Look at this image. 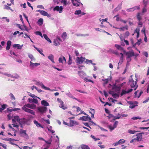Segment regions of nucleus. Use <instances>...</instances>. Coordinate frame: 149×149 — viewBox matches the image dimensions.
I'll return each mask as SVG.
<instances>
[{"label":"nucleus","instance_id":"680f3d73","mask_svg":"<svg viewBox=\"0 0 149 149\" xmlns=\"http://www.w3.org/2000/svg\"><path fill=\"white\" fill-rule=\"evenodd\" d=\"M52 127L50 126L49 128H48V130L52 132V134L54 132V131L52 130Z\"/></svg>","mask_w":149,"mask_h":149},{"label":"nucleus","instance_id":"6ab92c4d","mask_svg":"<svg viewBox=\"0 0 149 149\" xmlns=\"http://www.w3.org/2000/svg\"><path fill=\"white\" fill-rule=\"evenodd\" d=\"M122 3H120L117 6V7L115 8L113 10V13H114L115 12L118 11L120 10L122 8Z\"/></svg>","mask_w":149,"mask_h":149},{"label":"nucleus","instance_id":"ea45409f","mask_svg":"<svg viewBox=\"0 0 149 149\" xmlns=\"http://www.w3.org/2000/svg\"><path fill=\"white\" fill-rule=\"evenodd\" d=\"M139 131L132 130H128L127 132L130 134H134L136 132H139Z\"/></svg>","mask_w":149,"mask_h":149},{"label":"nucleus","instance_id":"ddd939ff","mask_svg":"<svg viewBox=\"0 0 149 149\" xmlns=\"http://www.w3.org/2000/svg\"><path fill=\"white\" fill-rule=\"evenodd\" d=\"M63 8L62 6H57L54 8V11L56 10L59 13H61L63 11Z\"/></svg>","mask_w":149,"mask_h":149},{"label":"nucleus","instance_id":"412c9836","mask_svg":"<svg viewBox=\"0 0 149 149\" xmlns=\"http://www.w3.org/2000/svg\"><path fill=\"white\" fill-rule=\"evenodd\" d=\"M61 41L59 37H57L56 39H54V45H58L59 44V42Z\"/></svg>","mask_w":149,"mask_h":149},{"label":"nucleus","instance_id":"864d4df0","mask_svg":"<svg viewBox=\"0 0 149 149\" xmlns=\"http://www.w3.org/2000/svg\"><path fill=\"white\" fill-rule=\"evenodd\" d=\"M112 96L114 98H116L117 97H118L119 96V95L118 94L114 93L113 94H112Z\"/></svg>","mask_w":149,"mask_h":149},{"label":"nucleus","instance_id":"3c124183","mask_svg":"<svg viewBox=\"0 0 149 149\" xmlns=\"http://www.w3.org/2000/svg\"><path fill=\"white\" fill-rule=\"evenodd\" d=\"M130 35V33L129 31H126L125 33L124 37L125 38H127Z\"/></svg>","mask_w":149,"mask_h":149},{"label":"nucleus","instance_id":"bf43d9fd","mask_svg":"<svg viewBox=\"0 0 149 149\" xmlns=\"http://www.w3.org/2000/svg\"><path fill=\"white\" fill-rule=\"evenodd\" d=\"M126 93H128L127 91H126L124 90H122L121 93V96H122L123 95L125 94Z\"/></svg>","mask_w":149,"mask_h":149},{"label":"nucleus","instance_id":"49530a36","mask_svg":"<svg viewBox=\"0 0 149 149\" xmlns=\"http://www.w3.org/2000/svg\"><path fill=\"white\" fill-rule=\"evenodd\" d=\"M146 7H144L142 9V12L141 13L144 15V14L147 11V9L146 8Z\"/></svg>","mask_w":149,"mask_h":149},{"label":"nucleus","instance_id":"f3484780","mask_svg":"<svg viewBox=\"0 0 149 149\" xmlns=\"http://www.w3.org/2000/svg\"><path fill=\"white\" fill-rule=\"evenodd\" d=\"M143 133H141L136 134V138L137 140L138 141H141L142 139V134Z\"/></svg>","mask_w":149,"mask_h":149},{"label":"nucleus","instance_id":"bb28decb","mask_svg":"<svg viewBox=\"0 0 149 149\" xmlns=\"http://www.w3.org/2000/svg\"><path fill=\"white\" fill-rule=\"evenodd\" d=\"M48 58L49 59L52 63H54L55 62L54 61V56L52 54H50L48 56Z\"/></svg>","mask_w":149,"mask_h":149},{"label":"nucleus","instance_id":"8fccbe9b","mask_svg":"<svg viewBox=\"0 0 149 149\" xmlns=\"http://www.w3.org/2000/svg\"><path fill=\"white\" fill-rule=\"evenodd\" d=\"M9 96L10 98L12 100H15V98L14 96V95L12 93H10L9 94Z\"/></svg>","mask_w":149,"mask_h":149},{"label":"nucleus","instance_id":"a18cd8bd","mask_svg":"<svg viewBox=\"0 0 149 149\" xmlns=\"http://www.w3.org/2000/svg\"><path fill=\"white\" fill-rule=\"evenodd\" d=\"M44 38L48 42L51 43L52 42L50 39L47 37L46 34H44L43 35Z\"/></svg>","mask_w":149,"mask_h":149},{"label":"nucleus","instance_id":"a878e982","mask_svg":"<svg viewBox=\"0 0 149 149\" xmlns=\"http://www.w3.org/2000/svg\"><path fill=\"white\" fill-rule=\"evenodd\" d=\"M28 56L31 59V61H31V62L35 61V59L32 54L29 53Z\"/></svg>","mask_w":149,"mask_h":149},{"label":"nucleus","instance_id":"39448f33","mask_svg":"<svg viewBox=\"0 0 149 149\" xmlns=\"http://www.w3.org/2000/svg\"><path fill=\"white\" fill-rule=\"evenodd\" d=\"M85 58L82 57H77V58L76 63L77 64H79L82 63L85 60Z\"/></svg>","mask_w":149,"mask_h":149},{"label":"nucleus","instance_id":"c03bdc74","mask_svg":"<svg viewBox=\"0 0 149 149\" xmlns=\"http://www.w3.org/2000/svg\"><path fill=\"white\" fill-rule=\"evenodd\" d=\"M43 23V19L42 18L39 19L38 21V24L40 25L41 26Z\"/></svg>","mask_w":149,"mask_h":149},{"label":"nucleus","instance_id":"a19ab883","mask_svg":"<svg viewBox=\"0 0 149 149\" xmlns=\"http://www.w3.org/2000/svg\"><path fill=\"white\" fill-rule=\"evenodd\" d=\"M80 148L81 149H90V148L88 146L85 145H81Z\"/></svg>","mask_w":149,"mask_h":149},{"label":"nucleus","instance_id":"9b49d317","mask_svg":"<svg viewBox=\"0 0 149 149\" xmlns=\"http://www.w3.org/2000/svg\"><path fill=\"white\" fill-rule=\"evenodd\" d=\"M38 111L42 113H43L47 111V107H41L37 108Z\"/></svg>","mask_w":149,"mask_h":149},{"label":"nucleus","instance_id":"c9c22d12","mask_svg":"<svg viewBox=\"0 0 149 149\" xmlns=\"http://www.w3.org/2000/svg\"><path fill=\"white\" fill-rule=\"evenodd\" d=\"M139 92V91H136L135 92V93H134L135 97H137L138 98L140 97L141 95L143 93V92L142 91H141L139 93V95H138L137 93H138Z\"/></svg>","mask_w":149,"mask_h":149},{"label":"nucleus","instance_id":"f704fd0d","mask_svg":"<svg viewBox=\"0 0 149 149\" xmlns=\"http://www.w3.org/2000/svg\"><path fill=\"white\" fill-rule=\"evenodd\" d=\"M41 104L42 105L45 106H48L49 105V104L46 101L43 100L41 102Z\"/></svg>","mask_w":149,"mask_h":149},{"label":"nucleus","instance_id":"5fc2aeb1","mask_svg":"<svg viewBox=\"0 0 149 149\" xmlns=\"http://www.w3.org/2000/svg\"><path fill=\"white\" fill-rule=\"evenodd\" d=\"M84 80L86 81V82H92L93 83H94V82L91 79H88L86 77L84 78Z\"/></svg>","mask_w":149,"mask_h":149},{"label":"nucleus","instance_id":"2f4dec72","mask_svg":"<svg viewBox=\"0 0 149 149\" xmlns=\"http://www.w3.org/2000/svg\"><path fill=\"white\" fill-rule=\"evenodd\" d=\"M115 47L118 50L121 51H123V52H124V50L123 48L119 45L116 44L115 45Z\"/></svg>","mask_w":149,"mask_h":149},{"label":"nucleus","instance_id":"774afa93","mask_svg":"<svg viewBox=\"0 0 149 149\" xmlns=\"http://www.w3.org/2000/svg\"><path fill=\"white\" fill-rule=\"evenodd\" d=\"M32 147H30L28 146H24L23 147V149H31L32 148Z\"/></svg>","mask_w":149,"mask_h":149},{"label":"nucleus","instance_id":"79ce46f5","mask_svg":"<svg viewBox=\"0 0 149 149\" xmlns=\"http://www.w3.org/2000/svg\"><path fill=\"white\" fill-rule=\"evenodd\" d=\"M141 42L142 40L141 39H139L137 42L134 44V45H133V47H135V46L136 45H139L141 43Z\"/></svg>","mask_w":149,"mask_h":149},{"label":"nucleus","instance_id":"e433bc0d","mask_svg":"<svg viewBox=\"0 0 149 149\" xmlns=\"http://www.w3.org/2000/svg\"><path fill=\"white\" fill-rule=\"evenodd\" d=\"M120 54L121 55V56L120 58V61L118 63V64H122L124 58L123 54L122 53H120Z\"/></svg>","mask_w":149,"mask_h":149},{"label":"nucleus","instance_id":"f03ea898","mask_svg":"<svg viewBox=\"0 0 149 149\" xmlns=\"http://www.w3.org/2000/svg\"><path fill=\"white\" fill-rule=\"evenodd\" d=\"M123 53L127 56L126 59H130V60H131V57L134 56V51L132 50H131L127 52H126L124 50Z\"/></svg>","mask_w":149,"mask_h":149},{"label":"nucleus","instance_id":"b1692460","mask_svg":"<svg viewBox=\"0 0 149 149\" xmlns=\"http://www.w3.org/2000/svg\"><path fill=\"white\" fill-rule=\"evenodd\" d=\"M20 133L22 134V135L23 136H28V135L26 133V131L24 130L21 129L20 130Z\"/></svg>","mask_w":149,"mask_h":149},{"label":"nucleus","instance_id":"72a5a7b5","mask_svg":"<svg viewBox=\"0 0 149 149\" xmlns=\"http://www.w3.org/2000/svg\"><path fill=\"white\" fill-rule=\"evenodd\" d=\"M11 42L10 41L8 40V41L7 44V46L6 48V49L7 50H8L10 49L11 45Z\"/></svg>","mask_w":149,"mask_h":149},{"label":"nucleus","instance_id":"58836bf2","mask_svg":"<svg viewBox=\"0 0 149 149\" xmlns=\"http://www.w3.org/2000/svg\"><path fill=\"white\" fill-rule=\"evenodd\" d=\"M33 47L35 48L37 51H38L41 55H43V56H45L44 54L42 53V49H41L40 50L39 49H38L37 47H36V46L34 45H33Z\"/></svg>","mask_w":149,"mask_h":149},{"label":"nucleus","instance_id":"0eeeda50","mask_svg":"<svg viewBox=\"0 0 149 149\" xmlns=\"http://www.w3.org/2000/svg\"><path fill=\"white\" fill-rule=\"evenodd\" d=\"M58 101L60 103L59 107L62 108L63 109H67V107L65 106L64 105L63 102L61 100V99L58 98L57 99Z\"/></svg>","mask_w":149,"mask_h":149},{"label":"nucleus","instance_id":"9d476101","mask_svg":"<svg viewBox=\"0 0 149 149\" xmlns=\"http://www.w3.org/2000/svg\"><path fill=\"white\" fill-rule=\"evenodd\" d=\"M22 109L23 110L26 112L29 113L33 115H35V112L32 110L29 109L26 107H23Z\"/></svg>","mask_w":149,"mask_h":149},{"label":"nucleus","instance_id":"1a4fd4ad","mask_svg":"<svg viewBox=\"0 0 149 149\" xmlns=\"http://www.w3.org/2000/svg\"><path fill=\"white\" fill-rule=\"evenodd\" d=\"M140 8V6H137L131 8L127 9L126 10L128 12H133L137 10H139Z\"/></svg>","mask_w":149,"mask_h":149},{"label":"nucleus","instance_id":"dca6fc26","mask_svg":"<svg viewBox=\"0 0 149 149\" xmlns=\"http://www.w3.org/2000/svg\"><path fill=\"white\" fill-rule=\"evenodd\" d=\"M58 62L59 63L63 64L64 63H66V61L64 57L62 56L59 58Z\"/></svg>","mask_w":149,"mask_h":149},{"label":"nucleus","instance_id":"69168bd1","mask_svg":"<svg viewBox=\"0 0 149 149\" xmlns=\"http://www.w3.org/2000/svg\"><path fill=\"white\" fill-rule=\"evenodd\" d=\"M66 94L70 97L72 98L73 97V96L69 92L68 93H66Z\"/></svg>","mask_w":149,"mask_h":149},{"label":"nucleus","instance_id":"6e6552de","mask_svg":"<svg viewBox=\"0 0 149 149\" xmlns=\"http://www.w3.org/2000/svg\"><path fill=\"white\" fill-rule=\"evenodd\" d=\"M74 6H78L80 5L83 6V4L81 3L80 0H71Z\"/></svg>","mask_w":149,"mask_h":149},{"label":"nucleus","instance_id":"37998d69","mask_svg":"<svg viewBox=\"0 0 149 149\" xmlns=\"http://www.w3.org/2000/svg\"><path fill=\"white\" fill-rule=\"evenodd\" d=\"M33 122L37 127L43 128V126L40 123H39L37 121L35 120Z\"/></svg>","mask_w":149,"mask_h":149},{"label":"nucleus","instance_id":"052dcab7","mask_svg":"<svg viewBox=\"0 0 149 149\" xmlns=\"http://www.w3.org/2000/svg\"><path fill=\"white\" fill-rule=\"evenodd\" d=\"M85 62L86 64H89L90 63H92V61L86 59Z\"/></svg>","mask_w":149,"mask_h":149},{"label":"nucleus","instance_id":"7ed1b4c3","mask_svg":"<svg viewBox=\"0 0 149 149\" xmlns=\"http://www.w3.org/2000/svg\"><path fill=\"white\" fill-rule=\"evenodd\" d=\"M35 81V84L38 86H40L41 88L45 90H50L49 88L46 87L43 84V83L39 81Z\"/></svg>","mask_w":149,"mask_h":149},{"label":"nucleus","instance_id":"603ef678","mask_svg":"<svg viewBox=\"0 0 149 149\" xmlns=\"http://www.w3.org/2000/svg\"><path fill=\"white\" fill-rule=\"evenodd\" d=\"M81 13V10H76L75 11L74 14L76 15H79Z\"/></svg>","mask_w":149,"mask_h":149},{"label":"nucleus","instance_id":"5701e85b","mask_svg":"<svg viewBox=\"0 0 149 149\" xmlns=\"http://www.w3.org/2000/svg\"><path fill=\"white\" fill-rule=\"evenodd\" d=\"M80 119L82 120L86 121L88 120H91V119L90 117H89L88 116V115L87 116H84L83 117H81L80 118Z\"/></svg>","mask_w":149,"mask_h":149},{"label":"nucleus","instance_id":"f8f14e48","mask_svg":"<svg viewBox=\"0 0 149 149\" xmlns=\"http://www.w3.org/2000/svg\"><path fill=\"white\" fill-rule=\"evenodd\" d=\"M23 107H27L31 109H34L36 108V106L34 104H28L24 105Z\"/></svg>","mask_w":149,"mask_h":149},{"label":"nucleus","instance_id":"338daca9","mask_svg":"<svg viewBox=\"0 0 149 149\" xmlns=\"http://www.w3.org/2000/svg\"><path fill=\"white\" fill-rule=\"evenodd\" d=\"M19 77V75H17V74H15V76L12 75L11 78L15 79H17Z\"/></svg>","mask_w":149,"mask_h":149},{"label":"nucleus","instance_id":"4d7b16f0","mask_svg":"<svg viewBox=\"0 0 149 149\" xmlns=\"http://www.w3.org/2000/svg\"><path fill=\"white\" fill-rule=\"evenodd\" d=\"M35 34L37 35H38L40 36L42 38H43L42 35L41 33V32L40 31H36L35 33Z\"/></svg>","mask_w":149,"mask_h":149},{"label":"nucleus","instance_id":"6e6d98bb","mask_svg":"<svg viewBox=\"0 0 149 149\" xmlns=\"http://www.w3.org/2000/svg\"><path fill=\"white\" fill-rule=\"evenodd\" d=\"M113 88L115 89L119 90L120 88L116 84H114L113 86Z\"/></svg>","mask_w":149,"mask_h":149},{"label":"nucleus","instance_id":"4c0bfd02","mask_svg":"<svg viewBox=\"0 0 149 149\" xmlns=\"http://www.w3.org/2000/svg\"><path fill=\"white\" fill-rule=\"evenodd\" d=\"M127 116V115H126L124 114L123 115H120V114H118L117 116H114V118L116 119H119L121 117H122L124 116Z\"/></svg>","mask_w":149,"mask_h":149},{"label":"nucleus","instance_id":"4be33fe9","mask_svg":"<svg viewBox=\"0 0 149 149\" xmlns=\"http://www.w3.org/2000/svg\"><path fill=\"white\" fill-rule=\"evenodd\" d=\"M143 15L141 14V12H139L137 13L136 17L138 21L142 20V16Z\"/></svg>","mask_w":149,"mask_h":149},{"label":"nucleus","instance_id":"cd10ccee","mask_svg":"<svg viewBox=\"0 0 149 149\" xmlns=\"http://www.w3.org/2000/svg\"><path fill=\"white\" fill-rule=\"evenodd\" d=\"M4 140L5 141H10L11 144H13V143H12V142H13L15 141H17V140H16L14 139H12L11 138H5L4 139Z\"/></svg>","mask_w":149,"mask_h":149},{"label":"nucleus","instance_id":"de8ad7c7","mask_svg":"<svg viewBox=\"0 0 149 149\" xmlns=\"http://www.w3.org/2000/svg\"><path fill=\"white\" fill-rule=\"evenodd\" d=\"M69 60L68 61V63L69 65H70L72 63V57L70 54H69Z\"/></svg>","mask_w":149,"mask_h":149},{"label":"nucleus","instance_id":"0e129e2a","mask_svg":"<svg viewBox=\"0 0 149 149\" xmlns=\"http://www.w3.org/2000/svg\"><path fill=\"white\" fill-rule=\"evenodd\" d=\"M140 29L139 28H137L135 30L134 33H139Z\"/></svg>","mask_w":149,"mask_h":149},{"label":"nucleus","instance_id":"13d9d810","mask_svg":"<svg viewBox=\"0 0 149 149\" xmlns=\"http://www.w3.org/2000/svg\"><path fill=\"white\" fill-rule=\"evenodd\" d=\"M67 36V34L66 32H65L63 33L62 35V37L63 39H65Z\"/></svg>","mask_w":149,"mask_h":149},{"label":"nucleus","instance_id":"c756f323","mask_svg":"<svg viewBox=\"0 0 149 149\" xmlns=\"http://www.w3.org/2000/svg\"><path fill=\"white\" fill-rule=\"evenodd\" d=\"M116 29H119L120 31H124L125 29L127 30L128 29V26H123L122 27L120 28H116Z\"/></svg>","mask_w":149,"mask_h":149},{"label":"nucleus","instance_id":"09e8293b","mask_svg":"<svg viewBox=\"0 0 149 149\" xmlns=\"http://www.w3.org/2000/svg\"><path fill=\"white\" fill-rule=\"evenodd\" d=\"M118 143L119 144H122L124 143L125 142V140H124L123 139H121L120 140L118 141Z\"/></svg>","mask_w":149,"mask_h":149},{"label":"nucleus","instance_id":"c85d7f7f","mask_svg":"<svg viewBox=\"0 0 149 149\" xmlns=\"http://www.w3.org/2000/svg\"><path fill=\"white\" fill-rule=\"evenodd\" d=\"M23 46V45H20L19 44H14L13 47L15 48L17 47L18 49H21Z\"/></svg>","mask_w":149,"mask_h":149},{"label":"nucleus","instance_id":"a211bd4d","mask_svg":"<svg viewBox=\"0 0 149 149\" xmlns=\"http://www.w3.org/2000/svg\"><path fill=\"white\" fill-rule=\"evenodd\" d=\"M30 63L29 65V67L31 69H33L34 67H36L38 65H40V64L38 63H34L31 62V61H30Z\"/></svg>","mask_w":149,"mask_h":149},{"label":"nucleus","instance_id":"2eb2a0df","mask_svg":"<svg viewBox=\"0 0 149 149\" xmlns=\"http://www.w3.org/2000/svg\"><path fill=\"white\" fill-rule=\"evenodd\" d=\"M118 123V122L116 121L114 123L113 125H109V128L111 131L113 130L116 127Z\"/></svg>","mask_w":149,"mask_h":149},{"label":"nucleus","instance_id":"e2e57ef3","mask_svg":"<svg viewBox=\"0 0 149 149\" xmlns=\"http://www.w3.org/2000/svg\"><path fill=\"white\" fill-rule=\"evenodd\" d=\"M91 137L95 141L99 140L100 139L98 138H96L94 136L91 135Z\"/></svg>","mask_w":149,"mask_h":149},{"label":"nucleus","instance_id":"473e14b6","mask_svg":"<svg viewBox=\"0 0 149 149\" xmlns=\"http://www.w3.org/2000/svg\"><path fill=\"white\" fill-rule=\"evenodd\" d=\"M70 126H73L74 125L77 124V122L75 120H70Z\"/></svg>","mask_w":149,"mask_h":149},{"label":"nucleus","instance_id":"393cba45","mask_svg":"<svg viewBox=\"0 0 149 149\" xmlns=\"http://www.w3.org/2000/svg\"><path fill=\"white\" fill-rule=\"evenodd\" d=\"M78 74L79 76L82 78H83L86 75V73L82 71H79Z\"/></svg>","mask_w":149,"mask_h":149},{"label":"nucleus","instance_id":"aec40b11","mask_svg":"<svg viewBox=\"0 0 149 149\" xmlns=\"http://www.w3.org/2000/svg\"><path fill=\"white\" fill-rule=\"evenodd\" d=\"M28 101L30 103H35V104H37L38 102L37 100L35 98H29Z\"/></svg>","mask_w":149,"mask_h":149},{"label":"nucleus","instance_id":"7c9ffc66","mask_svg":"<svg viewBox=\"0 0 149 149\" xmlns=\"http://www.w3.org/2000/svg\"><path fill=\"white\" fill-rule=\"evenodd\" d=\"M41 14L42 15L47 16L48 17H50V15H49L47 12L44 10H42Z\"/></svg>","mask_w":149,"mask_h":149},{"label":"nucleus","instance_id":"f257e3e1","mask_svg":"<svg viewBox=\"0 0 149 149\" xmlns=\"http://www.w3.org/2000/svg\"><path fill=\"white\" fill-rule=\"evenodd\" d=\"M16 121L18 123L20 124V119L19 117L18 116H14V119L12 120L13 124H12L14 127L18 128L19 125L16 123Z\"/></svg>","mask_w":149,"mask_h":149},{"label":"nucleus","instance_id":"4468645a","mask_svg":"<svg viewBox=\"0 0 149 149\" xmlns=\"http://www.w3.org/2000/svg\"><path fill=\"white\" fill-rule=\"evenodd\" d=\"M128 103L130 104L129 107L131 109L134 108L136 106H137L138 102H137L136 101L133 102H132L130 101Z\"/></svg>","mask_w":149,"mask_h":149},{"label":"nucleus","instance_id":"423d86ee","mask_svg":"<svg viewBox=\"0 0 149 149\" xmlns=\"http://www.w3.org/2000/svg\"><path fill=\"white\" fill-rule=\"evenodd\" d=\"M129 82L130 84V85L131 87L134 88V90H136L138 87V85L136 84V82H134V81L132 79L130 80Z\"/></svg>","mask_w":149,"mask_h":149},{"label":"nucleus","instance_id":"20e7f679","mask_svg":"<svg viewBox=\"0 0 149 149\" xmlns=\"http://www.w3.org/2000/svg\"><path fill=\"white\" fill-rule=\"evenodd\" d=\"M52 140L49 139L48 141L45 140V142L47 144H45L41 148V149H48L50 146V145L51 143Z\"/></svg>","mask_w":149,"mask_h":149}]
</instances>
